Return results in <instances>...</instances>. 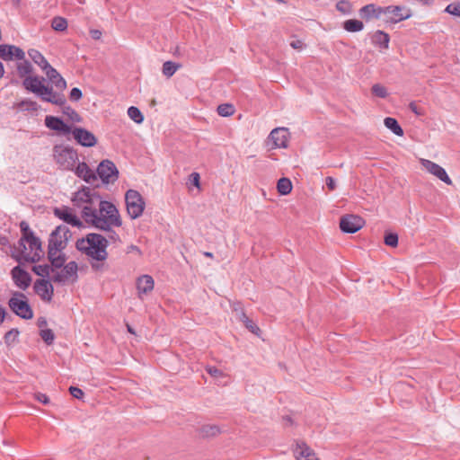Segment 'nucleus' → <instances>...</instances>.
I'll return each instance as SVG.
<instances>
[{
    "label": "nucleus",
    "mask_w": 460,
    "mask_h": 460,
    "mask_svg": "<svg viewBox=\"0 0 460 460\" xmlns=\"http://www.w3.org/2000/svg\"><path fill=\"white\" fill-rule=\"evenodd\" d=\"M38 325L39 327H43V326H46L47 325V321L45 318H39L38 319Z\"/></svg>",
    "instance_id": "62"
},
{
    "label": "nucleus",
    "mask_w": 460,
    "mask_h": 460,
    "mask_svg": "<svg viewBox=\"0 0 460 460\" xmlns=\"http://www.w3.org/2000/svg\"><path fill=\"white\" fill-rule=\"evenodd\" d=\"M326 186L330 190H333L336 188V181L335 180L329 176L325 179Z\"/></svg>",
    "instance_id": "56"
},
{
    "label": "nucleus",
    "mask_w": 460,
    "mask_h": 460,
    "mask_svg": "<svg viewBox=\"0 0 460 460\" xmlns=\"http://www.w3.org/2000/svg\"><path fill=\"white\" fill-rule=\"evenodd\" d=\"M66 261V256L64 253L60 254L58 257L53 258L52 261H50L51 265L53 268L60 269L64 266V263Z\"/></svg>",
    "instance_id": "48"
},
{
    "label": "nucleus",
    "mask_w": 460,
    "mask_h": 460,
    "mask_svg": "<svg viewBox=\"0 0 460 460\" xmlns=\"http://www.w3.org/2000/svg\"><path fill=\"white\" fill-rule=\"evenodd\" d=\"M382 15L386 23H397L407 20L411 16V11L405 7L389 5L384 7Z\"/></svg>",
    "instance_id": "8"
},
{
    "label": "nucleus",
    "mask_w": 460,
    "mask_h": 460,
    "mask_svg": "<svg viewBox=\"0 0 460 460\" xmlns=\"http://www.w3.org/2000/svg\"><path fill=\"white\" fill-rule=\"evenodd\" d=\"M19 335V331L17 329H12L10 331H8L5 334H4V342L7 344V345H10L12 344L18 337Z\"/></svg>",
    "instance_id": "47"
},
{
    "label": "nucleus",
    "mask_w": 460,
    "mask_h": 460,
    "mask_svg": "<svg viewBox=\"0 0 460 460\" xmlns=\"http://www.w3.org/2000/svg\"><path fill=\"white\" fill-rule=\"evenodd\" d=\"M11 274L14 284L19 288L25 290L31 285V278L30 274L22 270L20 266L14 267L12 270Z\"/></svg>",
    "instance_id": "18"
},
{
    "label": "nucleus",
    "mask_w": 460,
    "mask_h": 460,
    "mask_svg": "<svg viewBox=\"0 0 460 460\" xmlns=\"http://www.w3.org/2000/svg\"><path fill=\"white\" fill-rule=\"evenodd\" d=\"M445 12L451 15L460 17V3L449 4L446 7Z\"/></svg>",
    "instance_id": "46"
},
{
    "label": "nucleus",
    "mask_w": 460,
    "mask_h": 460,
    "mask_svg": "<svg viewBox=\"0 0 460 460\" xmlns=\"http://www.w3.org/2000/svg\"><path fill=\"white\" fill-rule=\"evenodd\" d=\"M70 133H72L75 140L83 146L91 147L97 143L95 136L85 128H74Z\"/></svg>",
    "instance_id": "14"
},
{
    "label": "nucleus",
    "mask_w": 460,
    "mask_h": 460,
    "mask_svg": "<svg viewBox=\"0 0 460 460\" xmlns=\"http://www.w3.org/2000/svg\"><path fill=\"white\" fill-rule=\"evenodd\" d=\"M277 190L281 195H288L292 190L291 181L288 178H281L278 181Z\"/></svg>",
    "instance_id": "32"
},
{
    "label": "nucleus",
    "mask_w": 460,
    "mask_h": 460,
    "mask_svg": "<svg viewBox=\"0 0 460 460\" xmlns=\"http://www.w3.org/2000/svg\"><path fill=\"white\" fill-rule=\"evenodd\" d=\"M63 106H64L63 112L66 115H67L73 121H75V122H80L81 121V117L79 116V114L75 110H73L69 106H65V104Z\"/></svg>",
    "instance_id": "45"
},
{
    "label": "nucleus",
    "mask_w": 460,
    "mask_h": 460,
    "mask_svg": "<svg viewBox=\"0 0 460 460\" xmlns=\"http://www.w3.org/2000/svg\"><path fill=\"white\" fill-rule=\"evenodd\" d=\"M181 67V65L172 61H166L163 65V75L166 77L172 76Z\"/></svg>",
    "instance_id": "34"
},
{
    "label": "nucleus",
    "mask_w": 460,
    "mask_h": 460,
    "mask_svg": "<svg viewBox=\"0 0 460 460\" xmlns=\"http://www.w3.org/2000/svg\"><path fill=\"white\" fill-rule=\"evenodd\" d=\"M45 79L39 76H27L23 80V86L30 92L35 93L42 101L58 106L66 104V97L59 93L54 92L52 87L44 84Z\"/></svg>",
    "instance_id": "3"
},
{
    "label": "nucleus",
    "mask_w": 460,
    "mask_h": 460,
    "mask_svg": "<svg viewBox=\"0 0 460 460\" xmlns=\"http://www.w3.org/2000/svg\"><path fill=\"white\" fill-rule=\"evenodd\" d=\"M70 236L71 234L66 226H58L49 236V246H52L63 251L66 247Z\"/></svg>",
    "instance_id": "9"
},
{
    "label": "nucleus",
    "mask_w": 460,
    "mask_h": 460,
    "mask_svg": "<svg viewBox=\"0 0 460 460\" xmlns=\"http://www.w3.org/2000/svg\"><path fill=\"white\" fill-rule=\"evenodd\" d=\"M82 217L87 224L102 230H110L115 225V206L105 200L99 202V208L84 206Z\"/></svg>",
    "instance_id": "2"
},
{
    "label": "nucleus",
    "mask_w": 460,
    "mask_h": 460,
    "mask_svg": "<svg viewBox=\"0 0 460 460\" xmlns=\"http://www.w3.org/2000/svg\"><path fill=\"white\" fill-rule=\"evenodd\" d=\"M241 320L244 323L245 327L249 331H251L254 334L259 335L261 329L251 319H249L244 313L242 314Z\"/></svg>",
    "instance_id": "40"
},
{
    "label": "nucleus",
    "mask_w": 460,
    "mask_h": 460,
    "mask_svg": "<svg viewBox=\"0 0 460 460\" xmlns=\"http://www.w3.org/2000/svg\"><path fill=\"white\" fill-rule=\"evenodd\" d=\"M411 111L414 112L416 115H421V112L418 106L414 102H411L409 105Z\"/></svg>",
    "instance_id": "59"
},
{
    "label": "nucleus",
    "mask_w": 460,
    "mask_h": 460,
    "mask_svg": "<svg viewBox=\"0 0 460 460\" xmlns=\"http://www.w3.org/2000/svg\"><path fill=\"white\" fill-rule=\"evenodd\" d=\"M336 8L343 14H349L352 11L351 4L347 0H341L336 4Z\"/></svg>",
    "instance_id": "42"
},
{
    "label": "nucleus",
    "mask_w": 460,
    "mask_h": 460,
    "mask_svg": "<svg viewBox=\"0 0 460 460\" xmlns=\"http://www.w3.org/2000/svg\"><path fill=\"white\" fill-rule=\"evenodd\" d=\"M49 80L56 86L59 91H63L66 88V83L60 74L53 68L50 65L44 70Z\"/></svg>",
    "instance_id": "25"
},
{
    "label": "nucleus",
    "mask_w": 460,
    "mask_h": 460,
    "mask_svg": "<svg viewBox=\"0 0 460 460\" xmlns=\"http://www.w3.org/2000/svg\"><path fill=\"white\" fill-rule=\"evenodd\" d=\"M128 115L137 124H141L144 121V116L137 107H129L128 109Z\"/></svg>",
    "instance_id": "37"
},
{
    "label": "nucleus",
    "mask_w": 460,
    "mask_h": 460,
    "mask_svg": "<svg viewBox=\"0 0 460 460\" xmlns=\"http://www.w3.org/2000/svg\"><path fill=\"white\" fill-rule=\"evenodd\" d=\"M362 217L356 215H346L341 218L340 228L343 233L354 234L364 226Z\"/></svg>",
    "instance_id": "11"
},
{
    "label": "nucleus",
    "mask_w": 460,
    "mask_h": 460,
    "mask_svg": "<svg viewBox=\"0 0 460 460\" xmlns=\"http://www.w3.org/2000/svg\"><path fill=\"white\" fill-rule=\"evenodd\" d=\"M45 125L47 128L62 133L63 135L69 134L72 129L71 127L66 125L61 119L54 116H47L45 118Z\"/></svg>",
    "instance_id": "22"
},
{
    "label": "nucleus",
    "mask_w": 460,
    "mask_h": 460,
    "mask_svg": "<svg viewBox=\"0 0 460 460\" xmlns=\"http://www.w3.org/2000/svg\"><path fill=\"white\" fill-rule=\"evenodd\" d=\"M289 132L286 128H277L271 130L268 137V142L271 143V148H286L288 146Z\"/></svg>",
    "instance_id": "12"
},
{
    "label": "nucleus",
    "mask_w": 460,
    "mask_h": 460,
    "mask_svg": "<svg viewBox=\"0 0 460 460\" xmlns=\"http://www.w3.org/2000/svg\"><path fill=\"white\" fill-rule=\"evenodd\" d=\"M77 264L75 261H69L66 265L62 267V269L58 271L53 276V280L55 282H66L68 280H75L77 278Z\"/></svg>",
    "instance_id": "13"
},
{
    "label": "nucleus",
    "mask_w": 460,
    "mask_h": 460,
    "mask_svg": "<svg viewBox=\"0 0 460 460\" xmlns=\"http://www.w3.org/2000/svg\"><path fill=\"white\" fill-rule=\"evenodd\" d=\"M69 392L71 395L76 399H82L84 396L83 390L75 386H70Z\"/></svg>",
    "instance_id": "51"
},
{
    "label": "nucleus",
    "mask_w": 460,
    "mask_h": 460,
    "mask_svg": "<svg viewBox=\"0 0 460 460\" xmlns=\"http://www.w3.org/2000/svg\"><path fill=\"white\" fill-rule=\"evenodd\" d=\"M54 214L68 225L77 227L82 226L80 219L73 213L72 209L67 207L55 208Z\"/></svg>",
    "instance_id": "19"
},
{
    "label": "nucleus",
    "mask_w": 460,
    "mask_h": 460,
    "mask_svg": "<svg viewBox=\"0 0 460 460\" xmlns=\"http://www.w3.org/2000/svg\"><path fill=\"white\" fill-rule=\"evenodd\" d=\"M97 179L99 178L102 183L107 184L111 181V178L115 175L114 164L110 160H103L100 163L96 169Z\"/></svg>",
    "instance_id": "15"
},
{
    "label": "nucleus",
    "mask_w": 460,
    "mask_h": 460,
    "mask_svg": "<svg viewBox=\"0 0 460 460\" xmlns=\"http://www.w3.org/2000/svg\"><path fill=\"white\" fill-rule=\"evenodd\" d=\"M199 180H200V176L198 172H192L190 177H189V181L190 182L194 185L195 187L199 188L200 187L199 185Z\"/></svg>",
    "instance_id": "52"
},
{
    "label": "nucleus",
    "mask_w": 460,
    "mask_h": 460,
    "mask_svg": "<svg viewBox=\"0 0 460 460\" xmlns=\"http://www.w3.org/2000/svg\"><path fill=\"white\" fill-rule=\"evenodd\" d=\"M33 272L41 277H48L51 271H54L53 269H50V267L48 264L43 265H35L32 268Z\"/></svg>",
    "instance_id": "41"
},
{
    "label": "nucleus",
    "mask_w": 460,
    "mask_h": 460,
    "mask_svg": "<svg viewBox=\"0 0 460 460\" xmlns=\"http://www.w3.org/2000/svg\"><path fill=\"white\" fill-rule=\"evenodd\" d=\"M221 433V429L217 425H204L200 428V434L203 437H215Z\"/></svg>",
    "instance_id": "35"
},
{
    "label": "nucleus",
    "mask_w": 460,
    "mask_h": 460,
    "mask_svg": "<svg viewBox=\"0 0 460 460\" xmlns=\"http://www.w3.org/2000/svg\"><path fill=\"white\" fill-rule=\"evenodd\" d=\"M125 203L128 214L132 219H136L143 214L145 201L138 191L128 190L125 194Z\"/></svg>",
    "instance_id": "6"
},
{
    "label": "nucleus",
    "mask_w": 460,
    "mask_h": 460,
    "mask_svg": "<svg viewBox=\"0 0 460 460\" xmlns=\"http://www.w3.org/2000/svg\"><path fill=\"white\" fill-rule=\"evenodd\" d=\"M127 328H128V332L135 334L133 328L129 324H127Z\"/></svg>",
    "instance_id": "64"
},
{
    "label": "nucleus",
    "mask_w": 460,
    "mask_h": 460,
    "mask_svg": "<svg viewBox=\"0 0 460 460\" xmlns=\"http://www.w3.org/2000/svg\"><path fill=\"white\" fill-rule=\"evenodd\" d=\"M55 162L63 170L72 171L78 160L76 151L65 145L55 146L53 148Z\"/></svg>",
    "instance_id": "5"
},
{
    "label": "nucleus",
    "mask_w": 460,
    "mask_h": 460,
    "mask_svg": "<svg viewBox=\"0 0 460 460\" xmlns=\"http://www.w3.org/2000/svg\"><path fill=\"white\" fill-rule=\"evenodd\" d=\"M302 45V42L300 40H295V41H292L290 43V46L293 48V49H298L300 48Z\"/></svg>",
    "instance_id": "60"
},
{
    "label": "nucleus",
    "mask_w": 460,
    "mask_h": 460,
    "mask_svg": "<svg viewBox=\"0 0 460 460\" xmlns=\"http://www.w3.org/2000/svg\"><path fill=\"white\" fill-rule=\"evenodd\" d=\"M78 251L86 254L93 261L92 267L98 270L107 258V240L99 234H88L85 237L78 239L75 244Z\"/></svg>",
    "instance_id": "1"
},
{
    "label": "nucleus",
    "mask_w": 460,
    "mask_h": 460,
    "mask_svg": "<svg viewBox=\"0 0 460 460\" xmlns=\"http://www.w3.org/2000/svg\"><path fill=\"white\" fill-rule=\"evenodd\" d=\"M62 253V250L52 246H48V257L49 261H52L53 258L58 257Z\"/></svg>",
    "instance_id": "49"
},
{
    "label": "nucleus",
    "mask_w": 460,
    "mask_h": 460,
    "mask_svg": "<svg viewBox=\"0 0 460 460\" xmlns=\"http://www.w3.org/2000/svg\"><path fill=\"white\" fill-rule=\"evenodd\" d=\"M298 460H319L315 453L304 442H298L294 449Z\"/></svg>",
    "instance_id": "24"
},
{
    "label": "nucleus",
    "mask_w": 460,
    "mask_h": 460,
    "mask_svg": "<svg viewBox=\"0 0 460 460\" xmlns=\"http://www.w3.org/2000/svg\"><path fill=\"white\" fill-rule=\"evenodd\" d=\"M384 7L376 6L373 4H367L360 8L359 14L362 18L369 20L373 17L381 18Z\"/></svg>",
    "instance_id": "26"
},
{
    "label": "nucleus",
    "mask_w": 460,
    "mask_h": 460,
    "mask_svg": "<svg viewBox=\"0 0 460 460\" xmlns=\"http://www.w3.org/2000/svg\"><path fill=\"white\" fill-rule=\"evenodd\" d=\"M136 285L138 296L142 298L143 295H146L154 289L155 281L150 275L146 274L137 278Z\"/></svg>",
    "instance_id": "23"
},
{
    "label": "nucleus",
    "mask_w": 460,
    "mask_h": 460,
    "mask_svg": "<svg viewBox=\"0 0 460 460\" xmlns=\"http://www.w3.org/2000/svg\"><path fill=\"white\" fill-rule=\"evenodd\" d=\"M40 335L41 339L49 345L54 341L55 335L50 329L41 330Z\"/></svg>",
    "instance_id": "43"
},
{
    "label": "nucleus",
    "mask_w": 460,
    "mask_h": 460,
    "mask_svg": "<svg viewBox=\"0 0 460 460\" xmlns=\"http://www.w3.org/2000/svg\"><path fill=\"white\" fill-rule=\"evenodd\" d=\"M371 92L375 96H376L378 98L385 99L388 96V91H387L386 87H385L384 85H382L380 84H373L372 88H371Z\"/></svg>",
    "instance_id": "38"
},
{
    "label": "nucleus",
    "mask_w": 460,
    "mask_h": 460,
    "mask_svg": "<svg viewBox=\"0 0 460 460\" xmlns=\"http://www.w3.org/2000/svg\"><path fill=\"white\" fill-rule=\"evenodd\" d=\"M12 311L22 319H31L33 316L32 310L29 305L25 296L22 293H15L8 303Z\"/></svg>",
    "instance_id": "7"
},
{
    "label": "nucleus",
    "mask_w": 460,
    "mask_h": 460,
    "mask_svg": "<svg viewBox=\"0 0 460 460\" xmlns=\"http://www.w3.org/2000/svg\"><path fill=\"white\" fill-rule=\"evenodd\" d=\"M24 57V51L19 47L7 44L0 45V58L5 61L13 60V58L23 59Z\"/></svg>",
    "instance_id": "17"
},
{
    "label": "nucleus",
    "mask_w": 460,
    "mask_h": 460,
    "mask_svg": "<svg viewBox=\"0 0 460 460\" xmlns=\"http://www.w3.org/2000/svg\"><path fill=\"white\" fill-rule=\"evenodd\" d=\"M51 27L56 31H65L67 29V21L61 16H56L51 21Z\"/></svg>",
    "instance_id": "36"
},
{
    "label": "nucleus",
    "mask_w": 460,
    "mask_h": 460,
    "mask_svg": "<svg viewBox=\"0 0 460 460\" xmlns=\"http://www.w3.org/2000/svg\"><path fill=\"white\" fill-rule=\"evenodd\" d=\"M20 226H21V231L22 233V237L27 236L28 238H30V235H34L33 232L31 231L29 225L26 222H24V221L21 222Z\"/></svg>",
    "instance_id": "50"
},
{
    "label": "nucleus",
    "mask_w": 460,
    "mask_h": 460,
    "mask_svg": "<svg viewBox=\"0 0 460 460\" xmlns=\"http://www.w3.org/2000/svg\"><path fill=\"white\" fill-rule=\"evenodd\" d=\"M34 397L38 402H40L43 404H49L50 402L49 396L42 393H36L34 394Z\"/></svg>",
    "instance_id": "53"
},
{
    "label": "nucleus",
    "mask_w": 460,
    "mask_h": 460,
    "mask_svg": "<svg viewBox=\"0 0 460 460\" xmlns=\"http://www.w3.org/2000/svg\"><path fill=\"white\" fill-rule=\"evenodd\" d=\"M70 100L78 101L82 97V91L79 88H73L70 92Z\"/></svg>",
    "instance_id": "54"
},
{
    "label": "nucleus",
    "mask_w": 460,
    "mask_h": 460,
    "mask_svg": "<svg viewBox=\"0 0 460 460\" xmlns=\"http://www.w3.org/2000/svg\"><path fill=\"white\" fill-rule=\"evenodd\" d=\"M135 252L138 257L141 255L140 249L136 245H129L127 249V253Z\"/></svg>",
    "instance_id": "57"
},
{
    "label": "nucleus",
    "mask_w": 460,
    "mask_h": 460,
    "mask_svg": "<svg viewBox=\"0 0 460 460\" xmlns=\"http://www.w3.org/2000/svg\"><path fill=\"white\" fill-rule=\"evenodd\" d=\"M217 113L222 117H229L234 113V107L229 103L220 104L217 107Z\"/></svg>",
    "instance_id": "39"
},
{
    "label": "nucleus",
    "mask_w": 460,
    "mask_h": 460,
    "mask_svg": "<svg viewBox=\"0 0 460 460\" xmlns=\"http://www.w3.org/2000/svg\"><path fill=\"white\" fill-rule=\"evenodd\" d=\"M102 31L96 29H93L90 31V35L93 40H100L102 37Z\"/></svg>",
    "instance_id": "58"
},
{
    "label": "nucleus",
    "mask_w": 460,
    "mask_h": 460,
    "mask_svg": "<svg viewBox=\"0 0 460 460\" xmlns=\"http://www.w3.org/2000/svg\"><path fill=\"white\" fill-rule=\"evenodd\" d=\"M29 57L31 58V60L37 64L43 71L49 67V63L47 61V59L43 57V55L38 51L37 49H29L28 51Z\"/></svg>",
    "instance_id": "28"
},
{
    "label": "nucleus",
    "mask_w": 460,
    "mask_h": 460,
    "mask_svg": "<svg viewBox=\"0 0 460 460\" xmlns=\"http://www.w3.org/2000/svg\"><path fill=\"white\" fill-rule=\"evenodd\" d=\"M16 107L21 111H37L40 108L38 103L34 101L26 99L23 100L18 103H16Z\"/></svg>",
    "instance_id": "33"
},
{
    "label": "nucleus",
    "mask_w": 460,
    "mask_h": 460,
    "mask_svg": "<svg viewBox=\"0 0 460 460\" xmlns=\"http://www.w3.org/2000/svg\"><path fill=\"white\" fill-rule=\"evenodd\" d=\"M4 69L2 62L0 61V78L4 75Z\"/></svg>",
    "instance_id": "63"
},
{
    "label": "nucleus",
    "mask_w": 460,
    "mask_h": 460,
    "mask_svg": "<svg viewBox=\"0 0 460 460\" xmlns=\"http://www.w3.org/2000/svg\"><path fill=\"white\" fill-rule=\"evenodd\" d=\"M77 177L83 179L85 182L91 185L97 184V175L84 162L79 163L77 166L75 165L74 170Z\"/></svg>",
    "instance_id": "16"
},
{
    "label": "nucleus",
    "mask_w": 460,
    "mask_h": 460,
    "mask_svg": "<svg viewBox=\"0 0 460 460\" xmlns=\"http://www.w3.org/2000/svg\"><path fill=\"white\" fill-rule=\"evenodd\" d=\"M420 163L428 172L436 176L438 179H439L446 184L452 185V180L450 179L446 170L442 166L430 160L424 158H421L420 160Z\"/></svg>",
    "instance_id": "10"
},
{
    "label": "nucleus",
    "mask_w": 460,
    "mask_h": 460,
    "mask_svg": "<svg viewBox=\"0 0 460 460\" xmlns=\"http://www.w3.org/2000/svg\"><path fill=\"white\" fill-rule=\"evenodd\" d=\"M15 250L17 253L13 257L19 262L22 261L35 262L40 261L43 255L41 242L35 235H30V238L21 237Z\"/></svg>",
    "instance_id": "4"
},
{
    "label": "nucleus",
    "mask_w": 460,
    "mask_h": 460,
    "mask_svg": "<svg viewBox=\"0 0 460 460\" xmlns=\"http://www.w3.org/2000/svg\"><path fill=\"white\" fill-rule=\"evenodd\" d=\"M5 318V310L3 307H0V324L4 321Z\"/></svg>",
    "instance_id": "61"
},
{
    "label": "nucleus",
    "mask_w": 460,
    "mask_h": 460,
    "mask_svg": "<svg viewBox=\"0 0 460 460\" xmlns=\"http://www.w3.org/2000/svg\"><path fill=\"white\" fill-rule=\"evenodd\" d=\"M34 289L42 300L51 301L54 289L49 280L38 279L34 284Z\"/></svg>",
    "instance_id": "21"
},
{
    "label": "nucleus",
    "mask_w": 460,
    "mask_h": 460,
    "mask_svg": "<svg viewBox=\"0 0 460 460\" xmlns=\"http://www.w3.org/2000/svg\"><path fill=\"white\" fill-rule=\"evenodd\" d=\"M19 62L17 63V71L21 77H23L27 75H30L32 71V66L29 61L25 59V57L23 59H18Z\"/></svg>",
    "instance_id": "31"
},
{
    "label": "nucleus",
    "mask_w": 460,
    "mask_h": 460,
    "mask_svg": "<svg viewBox=\"0 0 460 460\" xmlns=\"http://www.w3.org/2000/svg\"><path fill=\"white\" fill-rule=\"evenodd\" d=\"M72 201L77 207H82L84 208V206L92 207L93 203V195L92 193V190L89 188H83L75 193Z\"/></svg>",
    "instance_id": "20"
},
{
    "label": "nucleus",
    "mask_w": 460,
    "mask_h": 460,
    "mask_svg": "<svg viewBox=\"0 0 460 460\" xmlns=\"http://www.w3.org/2000/svg\"><path fill=\"white\" fill-rule=\"evenodd\" d=\"M343 28L349 32H358L363 30L364 24L361 21L350 19L344 22Z\"/></svg>",
    "instance_id": "30"
},
{
    "label": "nucleus",
    "mask_w": 460,
    "mask_h": 460,
    "mask_svg": "<svg viewBox=\"0 0 460 460\" xmlns=\"http://www.w3.org/2000/svg\"><path fill=\"white\" fill-rule=\"evenodd\" d=\"M390 37L383 31H376L372 37V42L380 49H387L389 47Z\"/></svg>",
    "instance_id": "27"
},
{
    "label": "nucleus",
    "mask_w": 460,
    "mask_h": 460,
    "mask_svg": "<svg viewBox=\"0 0 460 460\" xmlns=\"http://www.w3.org/2000/svg\"><path fill=\"white\" fill-rule=\"evenodd\" d=\"M385 243L391 247H396L398 244V234L395 233H388L385 235Z\"/></svg>",
    "instance_id": "44"
},
{
    "label": "nucleus",
    "mask_w": 460,
    "mask_h": 460,
    "mask_svg": "<svg viewBox=\"0 0 460 460\" xmlns=\"http://www.w3.org/2000/svg\"><path fill=\"white\" fill-rule=\"evenodd\" d=\"M208 373L211 376H214V377H219V376H223V372L221 370H219L218 368L215 367H210L208 368Z\"/></svg>",
    "instance_id": "55"
},
{
    "label": "nucleus",
    "mask_w": 460,
    "mask_h": 460,
    "mask_svg": "<svg viewBox=\"0 0 460 460\" xmlns=\"http://www.w3.org/2000/svg\"><path fill=\"white\" fill-rule=\"evenodd\" d=\"M384 123L385 126L389 128L394 135L398 137H402L403 135V130L395 119L387 117L385 119Z\"/></svg>",
    "instance_id": "29"
}]
</instances>
